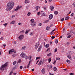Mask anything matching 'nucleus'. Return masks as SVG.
Instances as JSON below:
<instances>
[{"label":"nucleus","instance_id":"obj_56","mask_svg":"<svg viewBox=\"0 0 75 75\" xmlns=\"http://www.w3.org/2000/svg\"><path fill=\"white\" fill-rule=\"evenodd\" d=\"M42 25V23H40L38 25L39 26H41Z\"/></svg>","mask_w":75,"mask_h":75},{"label":"nucleus","instance_id":"obj_1","mask_svg":"<svg viewBox=\"0 0 75 75\" xmlns=\"http://www.w3.org/2000/svg\"><path fill=\"white\" fill-rule=\"evenodd\" d=\"M14 6V2H9L7 4V8L6 10V11H10L13 8Z\"/></svg>","mask_w":75,"mask_h":75},{"label":"nucleus","instance_id":"obj_43","mask_svg":"<svg viewBox=\"0 0 75 75\" xmlns=\"http://www.w3.org/2000/svg\"><path fill=\"white\" fill-rule=\"evenodd\" d=\"M32 62V61H29V62L28 63V65H30V64H31V62Z\"/></svg>","mask_w":75,"mask_h":75},{"label":"nucleus","instance_id":"obj_31","mask_svg":"<svg viewBox=\"0 0 75 75\" xmlns=\"http://www.w3.org/2000/svg\"><path fill=\"white\" fill-rule=\"evenodd\" d=\"M57 60H59V61L61 60V59H60V58L59 57H57L56 58Z\"/></svg>","mask_w":75,"mask_h":75},{"label":"nucleus","instance_id":"obj_62","mask_svg":"<svg viewBox=\"0 0 75 75\" xmlns=\"http://www.w3.org/2000/svg\"><path fill=\"white\" fill-rule=\"evenodd\" d=\"M53 26V24H51L50 25V27H52Z\"/></svg>","mask_w":75,"mask_h":75},{"label":"nucleus","instance_id":"obj_63","mask_svg":"<svg viewBox=\"0 0 75 75\" xmlns=\"http://www.w3.org/2000/svg\"><path fill=\"white\" fill-rule=\"evenodd\" d=\"M31 71H32L33 72H34V69H31Z\"/></svg>","mask_w":75,"mask_h":75},{"label":"nucleus","instance_id":"obj_14","mask_svg":"<svg viewBox=\"0 0 75 75\" xmlns=\"http://www.w3.org/2000/svg\"><path fill=\"white\" fill-rule=\"evenodd\" d=\"M49 21H50V20H46V21H45L43 22V23L44 24H45V23H48V22H49Z\"/></svg>","mask_w":75,"mask_h":75},{"label":"nucleus","instance_id":"obj_2","mask_svg":"<svg viewBox=\"0 0 75 75\" xmlns=\"http://www.w3.org/2000/svg\"><path fill=\"white\" fill-rule=\"evenodd\" d=\"M7 63H6V64H4V65H2L1 67L0 68V69L1 70V71H4V68H5V67H6L7 66Z\"/></svg>","mask_w":75,"mask_h":75},{"label":"nucleus","instance_id":"obj_46","mask_svg":"<svg viewBox=\"0 0 75 75\" xmlns=\"http://www.w3.org/2000/svg\"><path fill=\"white\" fill-rule=\"evenodd\" d=\"M71 35H69L67 37V38H71Z\"/></svg>","mask_w":75,"mask_h":75},{"label":"nucleus","instance_id":"obj_59","mask_svg":"<svg viewBox=\"0 0 75 75\" xmlns=\"http://www.w3.org/2000/svg\"><path fill=\"white\" fill-rule=\"evenodd\" d=\"M49 74H50V75H54V74H51L50 72H49Z\"/></svg>","mask_w":75,"mask_h":75},{"label":"nucleus","instance_id":"obj_41","mask_svg":"<svg viewBox=\"0 0 75 75\" xmlns=\"http://www.w3.org/2000/svg\"><path fill=\"white\" fill-rule=\"evenodd\" d=\"M25 3H28V0H25Z\"/></svg>","mask_w":75,"mask_h":75},{"label":"nucleus","instance_id":"obj_52","mask_svg":"<svg viewBox=\"0 0 75 75\" xmlns=\"http://www.w3.org/2000/svg\"><path fill=\"white\" fill-rule=\"evenodd\" d=\"M74 16V13H72L71 15V16Z\"/></svg>","mask_w":75,"mask_h":75},{"label":"nucleus","instance_id":"obj_49","mask_svg":"<svg viewBox=\"0 0 75 75\" xmlns=\"http://www.w3.org/2000/svg\"><path fill=\"white\" fill-rule=\"evenodd\" d=\"M11 18H13V17L14 18V17H15V16L14 15H13L11 16Z\"/></svg>","mask_w":75,"mask_h":75},{"label":"nucleus","instance_id":"obj_38","mask_svg":"<svg viewBox=\"0 0 75 75\" xmlns=\"http://www.w3.org/2000/svg\"><path fill=\"white\" fill-rule=\"evenodd\" d=\"M25 59H28V56L27 55H25Z\"/></svg>","mask_w":75,"mask_h":75},{"label":"nucleus","instance_id":"obj_48","mask_svg":"<svg viewBox=\"0 0 75 75\" xmlns=\"http://www.w3.org/2000/svg\"><path fill=\"white\" fill-rule=\"evenodd\" d=\"M51 53H49V54H47V57H49V56H50V55H51Z\"/></svg>","mask_w":75,"mask_h":75},{"label":"nucleus","instance_id":"obj_21","mask_svg":"<svg viewBox=\"0 0 75 75\" xmlns=\"http://www.w3.org/2000/svg\"><path fill=\"white\" fill-rule=\"evenodd\" d=\"M25 48H26V47L25 46H24L21 49L22 50H24L25 49Z\"/></svg>","mask_w":75,"mask_h":75},{"label":"nucleus","instance_id":"obj_19","mask_svg":"<svg viewBox=\"0 0 75 75\" xmlns=\"http://www.w3.org/2000/svg\"><path fill=\"white\" fill-rule=\"evenodd\" d=\"M54 14H55V15H57L58 14V11H55L54 12Z\"/></svg>","mask_w":75,"mask_h":75},{"label":"nucleus","instance_id":"obj_33","mask_svg":"<svg viewBox=\"0 0 75 75\" xmlns=\"http://www.w3.org/2000/svg\"><path fill=\"white\" fill-rule=\"evenodd\" d=\"M16 63H17V62H16V61L14 62H13V65H15Z\"/></svg>","mask_w":75,"mask_h":75},{"label":"nucleus","instance_id":"obj_54","mask_svg":"<svg viewBox=\"0 0 75 75\" xmlns=\"http://www.w3.org/2000/svg\"><path fill=\"white\" fill-rule=\"evenodd\" d=\"M22 68H23V66H21L20 67V69H22Z\"/></svg>","mask_w":75,"mask_h":75},{"label":"nucleus","instance_id":"obj_64","mask_svg":"<svg viewBox=\"0 0 75 75\" xmlns=\"http://www.w3.org/2000/svg\"><path fill=\"white\" fill-rule=\"evenodd\" d=\"M1 40H3V39H4V38H3V37H1Z\"/></svg>","mask_w":75,"mask_h":75},{"label":"nucleus","instance_id":"obj_53","mask_svg":"<svg viewBox=\"0 0 75 75\" xmlns=\"http://www.w3.org/2000/svg\"><path fill=\"white\" fill-rule=\"evenodd\" d=\"M74 73H69V75H74Z\"/></svg>","mask_w":75,"mask_h":75},{"label":"nucleus","instance_id":"obj_7","mask_svg":"<svg viewBox=\"0 0 75 75\" xmlns=\"http://www.w3.org/2000/svg\"><path fill=\"white\" fill-rule=\"evenodd\" d=\"M20 55H21V57L22 58H24V57L25 56V54H24V53L23 52L21 53Z\"/></svg>","mask_w":75,"mask_h":75},{"label":"nucleus","instance_id":"obj_11","mask_svg":"<svg viewBox=\"0 0 75 75\" xmlns=\"http://www.w3.org/2000/svg\"><path fill=\"white\" fill-rule=\"evenodd\" d=\"M39 46V43H37L35 45V49H37V48H38V47Z\"/></svg>","mask_w":75,"mask_h":75},{"label":"nucleus","instance_id":"obj_9","mask_svg":"<svg viewBox=\"0 0 75 75\" xmlns=\"http://www.w3.org/2000/svg\"><path fill=\"white\" fill-rule=\"evenodd\" d=\"M53 18V15L52 14L50 15H49V18L50 20H51Z\"/></svg>","mask_w":75,"mask_h":75},{"label":"nucleus","instance_id":"obj_27","mask_svg":"<svg viewBox=\"0 0 75 75\" xmlns=\"http://www.w3.org/2000/svg\"><path fill=\"white\" fill-rule=\"evenodd\" d=\"M41 62H42V61L41 60H40L38 64V65L39 66L41 65Z\"/></svg>","mask_w":75,"mask_h":75},{"label":"nucleus","instance_id":"obj_25","mask_svg":"<svg viewBox=\"0 0 75 75\" xmlns=\"http://www.w3.org/2000/svg\"><path fill=\"white\" fill-rule=\"evenodd\" d=\"M31 58H32V56H30L29 58V61H33V60H31Z\"/></svg>","mask_w":75,"mask_h":75},{"label":"nucleus","instance_id":"obj_16","mask_svg":"<svg viewBox=\"0 0 75 75\" xmlns=\"http://www.w3.org/2000/svg\"><path fill=\"white\" fill-rule=\"evenodd\" d=\"M74 54V52L73 51H71L69 52V54H70V55H72V54Z\"/></svg>","mask_w":75,"mask_h":75},{"label":"nucleus","instance_id":"obj_24","mask_svg":"<svg viewBox=\"0 0 75 75\" xmlns=\"http://www.w3.org/2000/svg\"><path fill=\"white\" fill-rule=\"evenodd\" d=\"M46 48H47L49 47V44H47L45 45Z\"/></svg>","mask_w":75,"mask_h":75},{"label":"nucleus","instance_id":"obj_12","mask_svg":"<svg viewBox=\"0 0 75 75\" xmlns=\"http://www.w3.org/2000/svg\"><path fill=\"white\" fill-rule=\"evenodd\" d=\"M40 7L39 6H36L35 7V9L36 10H39Z\"/></svg>","mask_w":75,"mask_h":75},{"label":"nucleus","instance_id":"obj_44","mask_svg":"<svg viewBox=\"0 0 75 75\" xmlns=\"http://www.w3.org/2000/svg\"><path fill=\"white\" fill-rule=\"evenodd\" d=\"M61 3L62 4H64V1H62L61 2Z\"/></svg>","mask_w":75,"mask_h":75},{"label":"nucleus","instance_id":"obj_26","mask_svg":"<svg viewBox=\"0 0 75 75\" xmlns=\"http://www.w3.org/2000/svg\"><path fill=\"white\" fill-rule=\"evenodd\" d=\"M15 22V21H12L11 23V24H14V23Z\"/></svg>","mask_w":75,"mask_h":75},{"label":"nucleus","instance_id":"obj_6","mask_svg":"<svg viewBox=\"0 0 75 75\" xmlns=\"http://www.w3.org/2000/svg\"><path fill=\"white\" fill-rule=\"evenodd\" d=\"M52 65H48L47 66V69L48 71H50V69H51L52 68Z\"/></svg>","mask_w":75,"mask_h":75},{"label":"nucleus","instance_id":"obj_13","mask_svg":"<svg viewBox=\"0 0 75 75\" xmlns=\"http://www.w3.org/2000/svg\"><path fill=\"white\" fill-rule=\"evenodd\" d=\"M67 57L68 58L70 59H72V58L71 57V56L69 54L67 55Z\"/></svg>","mask_w":75,"mask_h":75},{"label":"nucleus","instance_id":"obj_10","mask_svg":"<svg viewBox=\"0 0 75 75\" xmlns=\"http://www.w3.org/2000/svg\"><path fill=\"white\" fill-rule=\"evenodd\" d=\"M30 25L33 26V27H34L36 25V23H35V22H34L33 23H31Z\"/></svg>","mask_w":75,"mask_h":75},{"label":"nucleus","instance_id":"obj_29","mask_svg":"<svg viewBox=\"0 0 75 75\" xmlns=\"http://www.w3.org/2000/svg\"><path fill=\"white\" fill-rule=\"evenodd\" d=\"M54 71H57V68L55 67H54L53 68Z\"/></svg>","mask_w":75,"mask_h":75},{"label":"nucleus","instance_id":"obj_4","mask_svg":"<svg viewBox=\"0 0 75 75\" xmlns=\"http://www.w3.org/2000/svg\"><path fill=\"white\" fill-rule=\"evenodd\" d=\"M22 6H19L16 7L15 10V11H18V10L20 9V8H22Z\"/></svg>","mask_w":75,"mask_h":75},{"label":"nucleus","instance_id":"obj_51","mask_svg":"<svg viewBox=\"0 0 75 75\" xmlns=\"http://www.w3.org/2000/svg\"><path fill=\"white\" fill-rule=\"evenodd\" d=\"M12 57H16V55L15 54H13L12 55Z\"/></svg>","mask_w":75,"mask_h":75},{"label":"nucleus","instance_id":"obj_22","mask_svg":"<svg viewBox=\"0 0 75 75\" xmlns=\"http://www.w3.org/2000/svg\"><path fill=\"white\" fill-rule=\"evenodd\" d=\"M30 31V30H27L26 31V32H25V34H28V33Z\"/></svg>","mask_w":75,"mask_h":75},{"label":"nucleus","instance_id":"obj_58","mask_svg":"<svg viewBox=\"0 0 75 75\" xmlns=\"http://www.w3.org/2000/svg\"><path fill=\"white\" fill-rule=\"evenodd\" d=\"M43 8H44V10H47V8L45 7H44Z\"/></svg>","mask_w":75,"mask_h":75},{"label":"nucleus","instance_id":"obj_34","mask_svg":"<svg viewBox=\"0 0 75 75\" xmlns=\"http://www.w3.org/2000/svg\"><path fill=\"white\" fill-rule=\"evenodd\" d=\"M68 19H69V17H67L65 18V20H68Z\"/></svg>","mask_w":75,"mask_h":75},{"label":"nucleus","instance_id":"obj_55","mask_svg":"<svg viewBox=\"0 0 75 75\" xmlns=\"http://www.w3.org/2000/svg\"><path fill=\"white\" fill-rule=\"evenodd\" d=\"M12 73H13V71H11L9 74V75H11L12 74Z\"/></svg>","mask_w":75,"mask_h":75},{"label":"nucleus","instance_id":"obj_60","mask_svg":"<svg viewBox=\"0 0 75 75\" xmlns=\"http://www.w3.org/2000/svg\"><path fill=\"white\" fill-rule=\"evenodd\" d=\"M42 64L43 63V62H44L45 61V60L43 59L42 60Z\"/></svg>","mask_w":75,"mask_h":75},{"label":"nucleus","instance_id":"obj_32","mask_svg":"<svg viewBox=\"0 0 75 75\" xmlns=\"http://www.w3.org/2000/svg\"><path fill=\"white\" fill-rule=\"evenodd\" d=\"M58 49L57 48H56L54 49V52H57V50Z\"/></svg>","mask_w":75,"mask_h":75},{"label":"nucleus","instance_id":"obj_3","mask_svg":"<svg viewBox=\"0 0 75 75\" xmlns=\"http://www.w3.org/2000/svg\"><path fill=\"white\" fill-rule=\"evenodd\" d=\"M20 41H22L24 38V35H21L19 36L18 38Z\"/></svg>","mask_w":75,"mask_h":75},{"label":"nucleus","instance_id":"obj_40","mask_svg":"<svg viewBox=\"0 0 75 75\" xmlns=\"http://www.w3.org/2000/svg\"><path fill=\"white\" fill-rule=\"evenodd\" d=\"M3 25H4V26L6 27L7 25V23H6L3 24Z\"/></svg>","mask_w":75,"mask_h":75},{"label":"nucleus","instance_id":"obj_39","mask_svg":"<svg viewBox=\"0 0 75 75\" xmlns=\"http://www.w3.org/2000/svg\"><path fill=\"white\" fill-rule=\"evenodd\" d=\"M31 15V13L30 12H28V13L27 14V15L28 16H30Z\"/></svg>","mask_w":75,"mask_h":75},{"label":"nucleus","instance_id":"obj_8","mask_svg":"<svg viewBox=\"0 0 75 75\" xmlns=\"http://www.w3.org/2000/svg\"><path fill=\"white\" fill-rule=\"evenodd\" d=\"M42 48V45H40L39 48L38 50V51L39 52L41 50V48Z\"/></svg>","mask_w":75,"mask_h":75},{"label":"nucleus","instance_id":"obj_37","mask_svg":"<svg viewBox=\"0 0 75 75\" xmlns=\"http://www.w3.org/2000/svg\"><path fill=\"white\" fill-rule=\"evenodd\" d=\"M40 14H41V13H40V12H38L37 13V15L38 16H40Z\"/></svg>","mask_w":75,"mask_h":75},{"label":"nucleus","instance_id":"obj_20","mask_svg":"<svg viewBox=\"0 0 75 75\" xmlns=\"http://www.w3.org/2000/svg\"><path fill=\"white\" fill-rule=\"evenodd\" d=\"M20 33L21 34H24V30H22L20 32Z\"/></svg>","mask_w":75,"mask_h":75},{"label":"nucleus","instance_id":"obj_28","mask_svg":"<svg viewBox=\"0 0 75 75\" xmlns=\"http://www.w3.org/2000/svg\"><path fill=\"white\" fill-rule=\"evenodd\" d=\"M46 30H49L50 29V27L49 26H47L46 28Z\"/></svg>","mask_w":75,"mask_h":75},{"label":"nucleus","instance_id":"obj_35","mask_svg":"<svg viewBox=\"0 0 75 75\" xmlns=\"http://www.w3.org/2000/svg\"><path fill=\"white\" fill-rule=\"evenodd\" d=\"M55 41L56 44H57V43H58V40H57V39H56L55 40Z\"/></svg>","mask_w":75,"mask_h":75},{"label":"nucleus","instance_id":"obj_23","mask_svg":"<svg viewBox=\"0 0 75 75\" xmlns=\"http://www.w3.org/2000/svg\"><path fill=\"white\" fill-rule=\"evenodd\" d=\"M66 62H67V64H69V63H70V60H69L68 59H67L66 60Z\"/></svg>","mask_w":75,"mask_h":75},{"label":"nucleus","instance_id":"obj_57","mask_svg":"<svg viewBox=\"0 0 75 75\" xmlns=\"http://www.w3.org/2000/svg\"><path fill=\"white\" fill-rule=\"evenodd\" d=\"M50 45H52V42H50Z\"/></svg>","mask_w":75,"mask_h":75},{"label":"nucleus","instance_id":"obj_17","mask_svg":"<svg viewBox=\"0 0 75 75\" xmlns=\"http://www.w3.org/2000/svg\"><path fill=\"white\" fill-rule=\"evenodd\" d=\"M50 9L51 10V11H54V7L50 6Z\"/></svg>","mask_w":75,"mask_h":75},{"label":"nucleus","instance_id":"obj_15","mask_svg":"<svg viewBox=\"0 0 75 75\" xmlns=\"http://www.w3.org/2000/svg\"><path fill=\"white\" fill-rule=\"evenodd\" d=\"M42 72V74H44L45 73V69L44 68H43L41 71Z\"/></svg>","mask_w":75,"mask_h":75},{"label":"nucleus","instance_id":"obj_50","mask_svg":"<svg viewBox=\"0 0 75 75\" xmlns=\"http://www.w3.org/2000/svg\"><path fill=\"white\" fill-rule=\"evenodd\" d=\"M64 18H62L61 19V21L62 22L64 21Z\"/></svg>","mask_w":75,"mask_h":75},{"label":"nucleus","instance_id":"obj_45","mask_svg":"<svg viewBox=\"0 0 75 75\" xmlns=\"http://www.w3.org/2000/svg\"><path fill=\"white\" fill-rule=\"evenodd\" d=\"M30 35H33V33L31 32V33H30Z\"/></svg>","mask_w":75,"mask_h":75},{"label":"nucleus","instance_id":"obj_30","mask_svg":"<svg viewBox=\"0 0 75 75\" xmlns=\"http://www.w3.org/2000/svg\"><path fill=\"white\" fill-rule=\"evenodd\" d=\"M51 58H49L48 59V61H49V63H50L51 62Z\"/></svg>","mask_w":75,"mask_h":75},{"label":"nucleus","instance_id":"obj_18","mask_svg":"<svg viewBox=\"0 0 75 75\" xmlns=\"http://www.w3.org/2000/svg\"><path fill=\"white\" fill-rule=\"evenodd\" d=\"M31 23H33L34 22V19H32L30 20Z\"/></svg>","mask_w":75,"mask_h":75},{"label":"nucleus","instance_id":"obj_61","mask_svg":"<svg viewBox=\"0 0 75 75\" xmlns=\"http://www.w3.org/2000/svg\"><path fill=\"white\" fill-rule=\"evenodd\" d=\"M55 29H54L52 31V32H51V33H52V32H54V31H55Z\"/></svg>","mask_w":75,"mask_h":75},{"label":"nucleus","instance_id":"obj_42","mask_svg":"<svg viewBox=\"0 0 75 75\" xmlns=\"http://www.w3.org/2000/svg\"><path fill=\"white\" fill-rule=\"evenodd\" d=\"M51 38L52 39H54V38H55V37L53 36H52L51 37Z\"/></svg>","mask_w":75,"mask_h":75},{"label":"nucleus","instance_id":"obj_36","mask_svg":"<svg viewBox=\"0 0 75 75\" xmlns=\"http://www.w3.org/2000/svg\"><path fill=\"white\" fill-rule=\"evenodd\" d=\"M21 62V59H19V60L18 61L17 63H20Z\"/></svg>","mask_w":75,"mask_h":75},{"label":"nucleus","instance_id":"obj_5","mask_svg":"<svg viewBox=\"0 0 75 75\" xmlns=\"http://www.w3.org/2000/svg\"><path fill=\"white\" fill-rule=\"evenodd\" d=\"M14 52V53H16V51H14V49H11V50L9 51V54H11L12 53V52Z\"/></svg>","mask_w":75,"mask_h":75},{"label":"nucleus","instance_id":"obj_47","mask_svg":"<svg viewBox=\"0 0 75 75\" xmlns=\"http://www.w3.org/2000/svg\"><path fill=\"white\" fill-rule=\"evenodd\" d=\"M40 59V57H37L36 58V60H37V59Z\"/></svg>","mask_w":75,"mask_h":75}]
</instances>
